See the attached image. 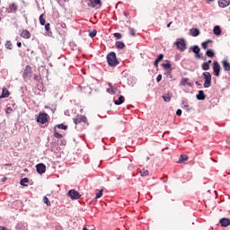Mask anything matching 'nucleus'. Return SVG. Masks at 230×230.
Returning <instances> with one entry per match:
<instances>
[{"instance_id": "nucleus-1", "label": "nucleus", "mask_w": 230, "mask_h": 230, "mask_svg": "<svg viewBox=\"0 0 230 230\" xmlns=\"http://www.w3.org/2000/svg\"><path fill=\"white\" fill-rule=\"evenodd\" d=\"M106 58L110 67H116V66L119 64V61H118V58H116V52H110Z\"/></svg>"}, {"instance_id": "nucleus-2", "label": "nucleus", "mask_w": 230, "mask_h": 230, "mask_svg": "<svg viewBox=\"0 0 230 230\" xmlns=\"http://www.w3.org/2000/svg\"><path fill=\"white\" fill-rule=\"evenodd\" d=\"M174 45L176 46L177 49H179L181 52L186 51V40L184 38L177 39L174 42Z\"/></svg>"}, {"instance_id": "nucleus-3", "label": "nucleus", "mask_w": 230, "mask_h": 230, "mask_svg": "<svg viewBox=\"0 0 230 230\" xmlns=\"http://www.w3.org/2000/svg\"><path fill=\"white\" fill-rule=\"evenodd\" d=\"M203 78L205 80V83L203 84L205 89L211 87V73L203 72Z\"/></svg>"}, {"instance_id": "nucleus-4", "label": "nucleus", "mask_w": 230, "mask_h": 230, "mask_svg": "<svg viewBox=\"0 0 230 230\" xmlns=\"http://www.w3.org/2000/svg\"><path fill=\"white\" fill-rule=\"evenodd\" d=\"M212 69L213 74L218 78V76H220V70L222 69L220 63H218V61H214L212 64Z\"/></svg>"}, {"instance_id": "nucleus-5", "label": "nucleus", "mask_w": 230, "mask_h": 230, "mask_svg": "<svg viewBox=\"0 0 230 230\" xmlns=\"http://www.w3.org/2000/svg\"><path fill=\"white\" fill-rule=\"evenodd\" d=\"M190 49V51H192V53H194L195 58H198V59L202 58V56L200 55V47H199L198 45H194V46H191Z\"/></svg>"}, {"instance_id": "nucleus-6", "label": "nucleus", "mask_w": 230, "mask_h": 230, "mask_svg": "<svg viewBox=\"0 0 230 230\" xmlns=\"http://www.w3.org/2000/svg\"><path fill=\"white\" fill-rule=\"evenodd\" d=\"M67 195L70 197V199H72V200H78V199L82 197V195H80V192L75 190H68Z\"/></svg>"}, {"instance_id": "nucleus-7", "label": "nucleus", "mask_w": 230, "mask_h": 230, "mask_svg": "<svg viewBox=\"0 0 230 230\" xmlns=\"http://www.w3.org/2000/svg\"><path fill=\"white\" fill-rule=\"evenodd\" d=\"M37 122L41 123V125L48 123V113H40L37 118Z\"/></svg>"}, {"instance_id": "nucleus-8", "label": "nucleus", "mask_w": 230, "mask_h": 230, "mask_svg": "<svg viewBox=\"0 0 230 230\" xmlns=\"http://www.w3.org/2000/svg\"><path fill=\"white\" fill-rule=\"evenodd\" d=\"M87 123V117L84 116V115H77L75 119H74V123L75 125H78V123Z\"/></svg>"}, {"instance_id": "nucleus-9", "label": "nucleus", "mask_w": 230, "mask_h": 230, "mask_svg": "<svg viewBox=\"0 0 230 230\" xmlns=\"http://www.w3.org/2000/svg\"><path fill=\"white\" fill-rule=\"evenodd\" d=\"M30 78H31V66H26L23 72V79L30 80Z\"/></svg>"}, {"instance_id": "nucleus-10", "label": "nucleus", "mask_w": 230, "mask_h": 230, "mask_svg": "<svg viewBox=\"0 0 230 230\" xmlns=\"http://www.w3.org/2000/svg\"><path fill=\"white\" fill-rule=\"evenodd\" d=\"M36 171L37 173H39L40 175H42V173H46V164L42 163L36 164Z\"/></svg>"}, {"instance_id": "nucleus-11", "label": "nucleus", "mask_w": 230, "mask_h": 230, "mask_svg": "<svg viewBox=\"0 0 230 230\" xmlns=\"http://www.w3.org/2000/svg\"><path fill=\"white\" fill-rule=\"evenodd\" d=\"M219 224L221 225V227H227L228 226H230V219L227 217H222L219 220Z\"/></svg>"}, {"instance_id": "nucleus-12", "label": "nucleus", "mask_w": 230, "mask_h": 230, "mask_svg": "<svg viewBox=\"0 0 230 230\" xmlns=\"http://www.w3.org/2000/svg\"><path fill=\"white\" fill-rule=\"evenodd\" d=\"M230 4V0H218V6L220 8H227Z\"/></svg>"}, {"instance_id": "nucleus-13", "label": "nucleus", "mask_w": 230, "mask_h": 230, "mask_svg": "<svg viewBox=\"0 0 230 230\" xmlns=\"http://www.w3.org/2000/svg\"><path fill=\"white\" fill-rule=\"evenodd\" d=\"M222 66H223L224 71L230 73V63L229 61H227V59H223Z\"/></svg>"}, {"instance_id": "nucleus-14", "label": "nucleus", "mask_w": 230, "mask_h": 230, "mask_svg": "<svg viewBox=\"0 0 230 230\" xmlns=\"http://www.w3.org/2000/svg\"><path fill=\"white\" fill-rule=\"evenodd\" d=\"M213 33L217 37H220V35H222V28H220V25L214 26Z\"/></svg>"}, {"instance_id": "nucleus-15", "label": "nucleus", "mask_w": 230, "mask_h": 230, "mask_svg": "<svg viewBox=\"0 0 230 230\" xmlns=\"http://www.w3.org/2000/svg\"><path fill=\"white\" fill-rule=\"evenodd\" d=\"M180 84L183 85V87H186V85H189V87H191V83H190V78L188 77L181 78Z\"/></svg>"}, {"instance_id": "nucleus-16", "label": "nucleus", "mask_w": 230, "mask_h": 230, "mask_svg": "<svg viewBox=\"0 0 230 230\" xmlns=\"http://www.w3.org/2000/svg\"><path fill=\"white\" fill-rule=\"evenodd\" d=\"M89 2L88 6H91V8H96L98 4H102V0H89Z\"/></svg>"}, {"instance_id": "nucleus-17", "label": "nucleus", "mask_w": 230, "mask_h": 230, "mask_svg": "<svg viewBox=\"0 0 230 230\" xmlns=\"http://www.w3.org/2000/svg\"><path fill=\"white\" fill-rule=\"evenodd\" d=\"M197 100H199L200 102L206 100V93H204L203 90H199V93L196 95Z\"/></svg>"}, {"instance_id": "nucleus-18", "label": "nucleus", "mask_w": 230, "mask_h": 230, "mask_svg": "<svg viewBox=\"0 0 230 230\" xmlns=\"http://www.w3.org/2000/svg\"><path fill=\"white\" fill-rule=\"evenodd\" d=\"M21 37L22 39H30L31 37V34L30 33V31L28 30H23L22 32H21Z\"/></svg>"}, {"instance_id": "nucleus-19", "label": "nucleus", "mask_w": 230, "mask_h": 230, "mask_svg": "<svg viewBox=\"0 0 230 230\" xmlns=\"http://www.w3.org/2000/svg\"><path fill=\"white\" fill-rule=\"evenodd\" d=\"M115 105H121V103H125V97L123 95H119L118 100L114 101Z\"/></svg>"}, {"instance_id": "nucleus-20", "label": "nucleus", "mask_w": 230, "mask_h": 230, "mask_svg": "<svg viewBox=\"0 0 230 230\" xmlns=\"http://www.w3.org/2000/svg\"><path fill=\"white\" fill-rule=\"evenodd\" d=\"M190 34L192 37H199L200 35V31L197 28H193L190 30Z\"/></svg>"}, {"instance_id": "nucleus-21", "label": "nucleus", "mask_w": 230, "mask_h": 230, "mask_svg": "<svg viewBox=\"0 0 230 230\" xmlns=\"http://www.w3.org/2000/svg\"><path fill=\"white\" fill-rule=\"evenodd\" d=\"M206 57H208V58H213V57H215V50H213L212 49H207Z\"/></svg>"}, {"instance_id": "nucleus-22", "label": "nucleus", "mask_w": 230, "mask_h": 230, "mask_svg": "<svg viewBox=\"0 0 230 230\" xmlns=\"http://www.w3.org/2000/svg\"><path fill=\"white\" fill-rule=\"evenodd\" d=\"M115 48H117V49H123L125 48V43L123 41H116Z\"/></svg>"}, {"instance_id": "nucleus-23", "label": "nucleus", "mask_w": 230, "mask_h": 230, "mask_svg": "<svg viewBox=\"0 0 230 230\" xmlns=\"http://www.w3.org/2000/svg\"><path fill=\"white\" fill-rule=\"evenodd\" d=\"M184 161H188V155H181L179 160L177 161V163L179 164H181L184 163Z\"/></svg>"}, {"instance_id": "nucleus-24", "label": "nucleus", "mask_w": 230, "mask_h": 230, "mask_svg": "<svg viewBox=\"0 0 230 230\" xmlns=\"http://www.w3.org/2000/svg\"><path fill=\"white\" fill-rule=\"evenodd\" d=\"M162 98L164 99V102H166L168 103L172 101V94L165 93L162 96Z\"/></svg>"}, {"instance_id": "nucleus-25", "label": "nucleus", "mask_w": 230, "mask_h": 230, "mask_svg": "<svg viewBox=\"0 0 230 230\" xmlns=\"http://www.w3.org/2000/svg\"><path fill=\"white\" fill-rule=\"evenodd\" d=\"M164 69H172V63L169 60H166V63L162 64Z\"/></svg>"}, {"instance_id": "nucleus-26", "label": "nucleus", "mask_w": 230, "mask_h": 230, "mask_svg": "<svg viewBox=\"0 0 230 230\" xmlns=\"http://www.w3.org/2000/svg\"><path fill=\"white\" fill-rule=\"evenodd\" d=\"M10 96V92L8 90H3L0 98H8Z\"/></svg>"}, {"instance_id": "nucleus-27", "label": "nucleus", "mask_w": 230, "mask_h": 230, "mask_svg": "<svg viewBox=\"0 0 230 230\" xmlns=\"http://www.w3.org/2000/svg\"><path fill=\"white\" fill-rule=\"evenodd\" d=\"M28 182H30L28 178H23L20 181L21 186H28Z\"/></svg>"}, {"instance_id": "nucleus-28", "label": "nucleus", "mask_w": 230, "mask_h": 230, "mask_svg": "<svg viewBox=\"0 0 230 230\" xmlns=\"http://www.w3.org/2000/svg\"><path fill=\"white\" fill-rule=\"evenodd\" d=\"M209 67H210V66L206 62L202 63V65H201V69L203 71H209Z\"/></svg>"}, {"instance_id": "nucleus-29", "label": "nucleus", "mask_w": 230, "mask_h": 230, "mask_svg": "<svg viewBox=\"0 0 230 230\" xmlns=\"http://www.w3.org/2000/svg\"><path fill=\"white\" fill-rule=\"evenodd\" d=\"M140 175H141V177H148V175H149L148 170L142 169L140 171Z\"/></svg>"}, {"instance_id": "nucleus-30", "label": "nucleus", "mask_w": 230, "mask_h": 230, "mask_svg": "<svg viewBox=\"0 0 230 230\" xmlns=\"http://www.w3.org/2000/svg\"><path fill=\"white\" fill-rule=\"evenodd\" d=\"M181 107H182V109H185L186 111H190V105H188V102H186V101H182Z\"/></svg>"}, {"instance_id": "nucleus-31", "label": "nucleus", "mask_w": 230, "mask_h": 230, "mask_svg": "<svg viewBox=\"0 0 230 230\" xmlns=\"http://www.w3.org/2000/svg\"><path fill=\"white\" fill-rule=\"evenodd\" d=\"M54 137H57V139H62V137H64L62 134L57 132V128H54Z\"/></svg>"}, {"instance_id": "nucleus-32", "label": "nucleus", "mask_w": 230, "mask_h": 230, "mask_svg": "<svg viewBox=\"0 0 230 230\" xmlns=\"http://www.w3.org/2000/svg\"><path fill=\"white\" fill-rule=\"evenodd\" d=\"M40 23L41 24V26H45L46 19L44 18V14L40 15Z\"/></svg>"}, {"instance_id": "nucleus-33", "label": "nucleus", "mask_w": 230, "mask_h": 230, "mask_svg": "<svg viewBox=\"0 0 230 230\" xmlns=\"http://www.w3.org/2000/svg\"><path fill=\"white\" fill-rule=\"evenodd\" d=\"M50 26H51V24H49V23L45 24V31L48 32L49 37L51 35Z\"/></svg>"}, {"instance_id": "nucleus-34", "label": "nucleus", "mask_w": 230, "mask_h": 230, "mask_svg": "<svg viewBox=\"0 0 230 230\" xmlns=\"http://www.w3.org/2000/svg\"><path fill=\"white\" fill-rule=\"evenodd\" d=\"M56 127L61 130H67V125L66 124H58Z\"/></svg>"}, {"instance_id": "nucleus-35", "label": "nucleus", "mask_w": 230, "mask_h": 230, "mask_svg": "<svg viewBox=\"0 0 230 230\" xmlns=\"http://www.w3.org/2000/svg\"><path fill=\"white\" fill-rule=\"evenodd\" d=\"M98 31H96V30H93V31L89 32V37H91V39L96 37Z\"/></svg>"}, {"instance_id": "nucleus-36", "label": "nucleus", "mask_w": 230, "mask_h": 230, "mask_svg": "<svg viewBox=\"0 0 230 230\" xmlns=\"http://www.w3.org/2000/svg\"><path fill=\"white\" fill-rule=\"evenodd\" d=\"M43 202L44 204H47V206H51V202L49 201V199H48V197H44L43 198Z\"/></svg>"}, {"instance_id": "nucleus-37", "label": "nucleus", "mask_w": 230, "mask_h": 230, "mask_svg": "<svg viewBox=\"0 0 230 230\" xmlns=\"http://www.w3.org/2000/svg\"><path fill=\"white\" fill-rule=\"evenodd\" d=\"M103 195V190H100L98 193H96L95 199H101V197Z\"/></svg>"}, {"instance_id": "nucleus-38", "label": "nucleus", "mask_w": 230, "mask_h": 230, "mask_svg": "<svg viewBox=\"0 0 230 230\" xmlns=\"http://www.w3.org/2000/svg\"><path fill=\"white\" fill-rule=\"evenodd\" d=\"M113 36L115 37V39H117L118 40H119V39H121L123 36L121 35V33L119 32H115L113 34Z\"/></svg>"}, {"instance_id": "nucleus-39", "label": "nucleus", "mask_w": 230, "mask_h": 230, "mask_svg": "<svg viewBox=\"0 0 230 230\" xmlns=\"http://www.w3.org/2000/svg\"><path fill=\"white\" fill-rule=\"evenodd\" d=\"M6 49H12V41L7 40L5 43Z\"/></svg>"}, {"instance_id": "nucleus-40", "label": "nucleus", "mask_w": 230, "mask_h": 230, "mask_svg": "<svg viewBox=\"0 0 230 230\" xmlns=\"http://www.w3.org/2000/svg\"><path fill=\"white\" fill-rule=\"evenodd\" d=\"M163 58H164V54H160L157 58H156V61L161 62V60H163Z\"/></svg>"}, {"instance_id": "nucleus-41", "label": "nucleus", "mask_w": 230, "mask_h": 230, "mask_svg": "<svg viewBox=\"0 0 230 230\" xmlns=\"http://www.w3.org/2000/svg\"><path fill=\"white\" fill-rule=\"evenodd\" d=\"M129 33L132 35V37H136V30L129 28Z\"/></svg>"}, {"instance_id": "nucleus-42", "label": "nucleus", "mask_w": 230, "mask_h": 230, "mask_svg": "<svg viewBox=\"0 0 230 230\" xmlns=\"http://www.w3.org/2000/svg\"><path fill=\"white\" fill-rule=\"evenodd\" d=\"M164 75L167 78H172V70L167 71L166 73H164Z\"/></svg>"}, {"instance_id": "nucleus-43", "label": "nucleus", "mask_w": 230, "mask_h": 230, "mask_svg": "<svg viewBox=\"0 0 230 230\" xmlns=\"http://www.w3.org/2000/svg\"><path fill=\"white\" fill-rule=\"evenodd\" d=\"M201 48H203V49H208V42H206V41L202 42Z\"/></svg>"}, {"instance_id": "nucleus-44", "label": "nucleus", "mask_w": 230, "mask_h": 230, "mask_svg": "<svg viewBox=\"0 0 230 230\" xmlns=\"http://www.w3.org/2000/svg\"><path fill=\"white\" fill-rule=\"evenodd\" d=\"M161 80H163V75L159 74L156 77V82L159 84V82H161Z\"/></svg>"}, {"instance_id": "nucleus-45", "label": "nucleus", "mask_w": 230, "mask_h": 230, "mask_svg": "<svg viewBox=\"0 0 230 230\" xmlns=\"http://www.w3.org/2000/svg\"><path fill=\"white\" fill-rule=\"evenodd\" d=\"M176 116H182V110L178 109V110L176 111Z\"/></svg>"}, {"instance_id": "nucleus-46", "label": "nucleus", "mask_w": 230, "mask_h": 230, "mask_svg": "<svg viewBox=\"0 0 230 230\" xmlns=\"http://www.w3.org/2000/svg\"><path fill=\"white\" fill-rule=\"evenodd\" d=\"M155 67H159V61H156V59L154 62Z\"/></svg>"}, {"instance_id": "nucleus-47", "label": "nucleus", "mask_w": 230, "mask_h": 230, "mask_svg": "<svg viewBox=\"0 0 230 230\" xmlns=\"http://www.w3.org/2000/svg\"><path fill=\"white\" fill-rule=\"evenodd\" d=\"M56 230H63L61 226H56Z\"/></svg>"}, {"instance_id": "nucleus-48", "label": "nucleus", "mask_w": 230, "mask_h": 230, "mask_svg": "<svg viewBox=\"0 0 230 230\" xmlns=\"http://www.w3.org/2000/svg\"><path fill=\"white\" fill-rule=\"evenodd\" d=\"M22 43L21 41L17 42V47L18 48H22Z\"/></svg>"}, {"instance_id": "nucleus-49", "label": "nucleus", "mask_w": 230, "mask_h": 230, "mask_svg": "<svg viewBox=\"0 0 230 230\" xmlns=\"http://www.w3.org/2000/svg\"><path fill=\"white\" fill-rule=\"evenodd\" d=\"M205 42H207V45L208 44H211V42H213V40H208L207 41H205Z\"/></svg>"}, {"instance_id": "nucleus-50", "label": "nucleus", "mask_w": 230, "mask_h": 230, "mask_svg": "<svg viewBox=\"0 0 230 230\" xmlns=\"http://www.w3.org/2000/svg\"><path fill=\"white\" fill-rule=\"evenodd\" d=\"M34 80H37L39 82V75H34Z\"/></svg>"}, {"instance_id": "nucleus-51", "label": "nucleus", "mask_w": 230, "mask_h": 230, "mask_svg": "<svg viewBox=\"0 0 230 230\" xmlns=\"http://www.w3.org/2000/svg\"><path fill=\"white\" fill-rule=\"evenodd\" d=\"M196 85L200 86V85H202V83H200V82H199V81H196Z\"/></svg>"}, {"instance_id": "nucleus-52", "label": "nucleus", "mask_w": 230, "mask_h": 230, "mask_svg": "<svg viewBox=\"0 0 230 230\" xmlns=\"http://www.w3.org/2000/svg\"><path fill=\"white\" fill-rule=\"evenodd\" d=\"M205 63H207L208 66L211 65V59H209L208 61H206Z\"/></svg>"}, {"instance_id": "nucleus-53", "label": "nucleus", "mask_w": 230, "mask_h": 230, "mask_svg": "<svg viewBox=\"0 0 230 230\" xmlns=\"http://www.w3.org/2000/svg\"><path fill=\"white\" fill-rule=\"evenodd\" d=\"M202 60H207V56L201 57Z\"/></svg>"}, {"instance_id": "nucleus-54", "label": "nucleus", "mask_w": 230, "mask_h": 230, "mask_svg": "<svg viewBox=\"0 0 230 230\" xmlns=\"http://www.w3.org/2000/svg\"><path fill=\"white\" fill-rule=\"evenodd\" d=\"M172 26V22L167 24V28H170Z\"/></svg>"}, {"instance_id": "nucleus-55", "label": "nucleus", "mask_w": 230, "mask_h": 230, "mask_svg": "<svg viewBox=\"0 0 230 230\" xmlns=\"http://www.w3.org/2000/svg\"><path fill=\"white\" fill-rule=\"evenodd\" d=\"M124 15L125 17H128V14L126 12H124Z\"/></svg>"}, {"instance_id": "nucleus-56", "label": "nucleus", "mask_w": 230, "mask_h": 230, "mask_svg": "<svg viewBox=\"0 0 230 230\" xmlns=\"http://www.w3.org/2000/svg\"><path fill=\"white\" fill-rule=\"evenodd\" d=\"M119 179H121V176H118L117 177V180L119 181Z\"/></svg>"}, {"instance_id": "nucleus-57", "label": "nucleus", "mask_w": 230, "mask_h": 230, "mask_svg": "<svg viewBox=\"0 0 230 230\" xmlns=\"http://www.w3.org/2000/svg\"><path fill=\"white\" fill-rule=\"evenodd\" d=\"M149 160H150V157H149V156H147V157H146V161H149Z\"/></svg>"}, {"instance_id": "nucleus-58", "label": "nucleus", "mask_w": 230, "mask_h": 230, "mask_svg": "<svg viewBox=\"0 0 230 230\" xmlns=\"http://www.w3.org/2000/svg\"><path fill=\"white\" fill-rule=\"evenodd\" d=\"M2 181H3V182H4V181H6V178H3V180H2Z\"/></svg>"}, {"instance_id": "nucleus-59", "label": "nucleus", "mask_w": 230, "mask_h": 230, "mask_svg": "<svg viewBox=\"0 0 230 230\" xmlns=\"http://www.w3.org/2000/svg\"><path fill=\"white\" fill-rule=\"evenodd\" d=\"M111 93H114V88H111Z\"/></svg>"}, {"instance_id": "nucleus-60", "label": "nucleus", "mask_w": 230, "mask_h": 230, "mask_svg": "<svg viewBox=\"0 0 230 230\" xmlns=\"http://www.w3.org/2000/svg\"><path fill=\"white\" fill-rule=\"evenodd\" d=\"M210 3H213V1H215V0H208Z\"/></svg>"}]
</instances>
